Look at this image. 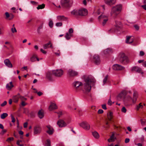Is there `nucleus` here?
Returning <instances> with one entry per match:
<instances>
[{"instance_id": "1", "label": "nucleus", "mask_w": 146, "mask_h": 146, "mask_svg": "<svg viewBox=\"0 0 146 146\" xmlns=\"http://www.w3.org/2000/svg\"><path fill=\"white\" fill-rule=\"evenodd\" d=\"M95 81V79L93 78L88 77L85 79V83L83 85H82L80 82L76 81L73 83V85L76 89L79 87L82 86V90L83 91L88 92L91 89V84L94 83Z\"/></svg>"}, {"instance_id": "2", "label": "nucleus", "mask_w": 146, "mask_h": 146, "mask_svg": "<svg viewBox=\"0 0 146 146\" xmlns=\"http://www.w3.org/2000/svg\"><path fill=\"white\" fill-rule=\"evenodd\" d=\"M122 8V5H119L113 7L110 12L111 16L115 18L121 12Z\"/></svg>"}, {"instance_id": "3", "label": "nucleus", "mask_w": 146, "mask_h": 146, "mask_svg": "<svg viewBox=\"0 0 146 146\" xmlns=\"http://www.w3.org/2000/svg\"><path fill=\"white\" fill-rule=\"evenodd\" d=\"M118 57L119 61L122 63L124 62L128 63L129 62L128 57L123 52L119 53Z\"/></svg>"}, {"instance_id": "4", "label": "nucleus", "mask_w": 146, "mask_h": 146, "mask_svg": "<svg viewBox=\"0 0 146 146\" xmlns=\"http://www.w3.org/2000/svg\"><path fill=\"white\" fill-rule=\"evenodd\" d=\"M61 4L62 6L66 8L70 7L73 4L72 0H61Z\"/></svg>"}, {"instance_id": "5", "label": "nucleus", "mask_w": 146, "mask_h": 146, "mask_svg": "<svg viewBox=\"0 0 146 146\" xmlns=\"http://www.w3.org/2000/svg\"><path fill=\"white\" fill-rule=\"evenodd\" d=\"M98 20L100 21H102V25L104 26L108 20V16L104 15H102L98 17Z\"/></svg>"}, {"instance_id": "6", "label": "nucleus", "mask_w": 146, "mask_h": 146, "mask_svg": "<svg viewBox=\"0 0 146 146\" xmlns=\"http://www.w3.org/2000/svg\"><path fill=\"white\" fill-rule=\"evenodd\" d=\"M54 75L57 77H61L63 74V71L61 69H56L52 71Z\"/></svg>"}, {"instance_id": "7", "label": "nucleus", "mask_w": 146, "mask_h": 146, "mask_svg": "<svg viewBox=\"0 0 146 146\" xmlns=\"http://www.w3.org/2000/svg\"><path fill=\"white\" fill-rule=\"evenodd\" d=\"M67 74L70 77H74L77 76L78 73L74 70L70 69L68 71Z\"/></svg>"}, {"instance_id": "8", "label": "nucleus", "mask_w": 146, "mask_h": 146, "mask_svg": "<svg viewBox=\"0 0 146 146\" xmlns=\"http://www.w3.org/2000/svg\"><path fill=\"white\" fill-rule=\"evenodd\" d=\"M79 125L86 130H88L90 128V126L86 121H83L79 124Z\"/></svg>"}, {"instance_id": "9", "label": "nucleus", "mask_w": 146, "mask_h": 146, "mask_svg": "<svg viewBox=\"0 0 146 146\" xmlns=\"http://www.w3.org/2000/svg\"><path fill=\"white\" fill-rule=\"evenodd\" d=\"M126 95V93L125 91H122L117 96V99L118 101H121L123 100Z\"/></svg>"}, {"instance_id": "10", "label": "nucleus", "mask_w": 146, "mask_h": 146, "mask_svg": "<svg viewBox=\"0 0 146 146\" xmlns=\"http://www.w3.org/2000/svg\"><path fill=\"white\" fill-rule=\"evenodd\" d=\"M93 60L95 64L96 65L99 64L101 62L99 56L97 54H95L94 55Z\"/></svg>"}, {"instance_id": "11", "label": "nucleus", "mask_w": 146, "mask_h": 146, "mask_svg": "<svg viewBox=\"0 0 146 146\" xmlns=\"http://www.w3.org/2000/svg\"><path fill=\"white\" fill-rule=\"evenodd\" d=\"M113 69L115 70H121L125 69V67L119 64H115L112 66Z\"/></svg>"}, {"instance_id": "12", "label": "nucleus", "mask_w": 146, "mask_h": 146, "mask_svg": "<svg viewBox=\"0 0 146 146\" xmlns=\"http://www.w3.org/2000/svg\"><path fill=\"white\" fill-rule=\"evenodd\" d=\"M57 124L60 127H65L67 125V123L63 120L62 119L58 120L57 121Z\"/></svg>"}, {"instance_id": "13", "label": "nucleus", "mask_w": 146, "mask_h": 146, "mask_svg": "<svg viewBox=\"0 0 146 146\" xmlns=\"http://www.w3.org/2000/svg\"><path fill=\"white\" fill-rule=\"evenodd\" d=\"M52 72L48 71L46 74V78L50 81H53L54 79L52 77Z\"/></svg>"}, {"instance_id": "14", "label": "nucleus", "mask_w": 146, "mask_h": 146, "mask_svg": "<svg viewBox=\"0 0 146 146\" xmlns=\"http://www.w3.org/2000/svg\"><path fill=\"white\" fill-rule=\"evenodd\" d=\"M87 13V10L85 9H81L79 10V15L85 16L86 15Z\"/></svg>"}, {"instance_id": "15", "label": "nucleus", "mask_w": 146, "mask_h": 146, "mask_svg": "<svg viewBox=\"0 0 146 146\" xmlns=\"http://www.w3.org/2000/svg\"><path fill=\"white\" fill-rule=\"evenodd\" d=\"M46 127L48 129L46 131V133L49 135L53 134L54 132L53 128L50 125H47Z\"/></svg>"}, {"instance_id": "16", "label": "nucleus", "mask_w": 146, "mask_h": 146, "mask_svg": "<svg viewBox=\"0 0 146 146\" xmlns=\"http://www.w3.org/2000/svg\"><path fill=\"white\" fill-rule=\"evenodd\" d=\"M132 71H135L139 73H140L141 74H143V72L142 71L141 68L138 66H134L132 69Z\"/></svg>"}, {"instance_id": "17", "label": "nucleus", "mask_w": 146, "mask_h": 146, "mask_svg": "<svg viewBox=\"0 0 146 146\" xmlns=\"http://www.w3.org/2000/svg\"><path fill=\"white\" fill-rule=\"evenodd\" d=\"M41 128L38 125L36 126L34 128V133L35 134H39L41 132Z\"/></svg>"}, {"instance_id": "18", "label": "nucleus", "mask_w": 146, "mask_h": 146, "mask_svg": "<svg viewBox=\"0 0 146 146\" xmlns=\"http://www.w3.org/2000/svg\"><path fill=\"white\" fill-rule=\"evenodd\" d=\"M116 0H104L105 3L107 5L111 6L114 4Z\"/></svg>"}, {"instance_id": "19", "label": "nucleus", "mask_w": 146, "mask_h": 146, "mask_svg": "<svg viewBox=\"0 0 146 146\" xmlns=\"http://www.w3.org/2000/svg\"><path fill=\"white\" fill-rule=\"evenodd\" d=\"M20 97V95L19 93H18L17 95L14 96L12 98L13 102L15 103H17Z\"/></svg>"}, {"instance_id": "20", "label": "nucleus", "mask_w": 146, "mask_h": 146, "mask_svg": "<svg viewBox=\"0 0 146 146\" xmlns=\"http://www.w3.org/2000/svg\"><path fill=\"white\" fill-rule=\"evenodd\" d=\"M137 97L138 96L137 93L135 92H134L133 94V98H132L130 96L129 97L130 99L132 100L133 103L135 104L136 103Z\"/></svg>"}, {"instance_id": "21", "label": "nucleus", "mask_w": 146, "mask_h": 146, "mask_svg": "<svg viewBox=\"0 0 146 146\" xmlns=\"http://www.w3.org/2000/svg\"><path fill=\"white\" fill-rule=\"evenodd\" d=\"M4 62L5 65L7 66L10 68L12 67V65L9 59H7L5 60Z\"/></svg>"}, {"instance_id": "22", "label": "nucleus", "mask_w": 146, "mask_h": 146, "mask_svg": "<svg viewBox=\"0 0 146 146\" xmlns=\"http://www.w3.org/2000/svg\"><path fill=\"white\" fill-rule=\"evenodd\" d=\"M38 116L39 118H42L44 116L43 110H39L38 113Z\"/></svg>"}, {"instance_id": "23", "label": "nucleus", "mask_w": 146, "mask_h": 146, "mask_svg": "<svg viewBox=\"0 0 146 146\" xmlns=\"http://www.w3.org/2000/svg\"><path fill=\"white\" fill-rule=\"evenodd\" d=\"M52 44L51 43L50 41H49L48 43L44 44L43 46V48L44 49H46L49 47L52 48H53L52 46Z\"/></svg>"}, {"instance_id": "24", "label": "nucleus", "mask_w": 146, "mask_h": 146, "mask_svg": "<svg viewBox=\"0 0 146 146\" xmlns=\"http://www.w3.org/2000/svg\"><path fill=\"white\" fill-rule=\"evenodd\" d=\"M57 108V107L56 104L54 103H52L49 108V110L50 111L56 109Z\"/></svg>"}, {"instance_id": "25", "label": "nucleus", "mask_w": 146, "mask_h": 146, "mask_svg": "<svg viewBox=\"0 0 146 146\" xmlns=\"http://www.w3.org/2000/svg\"><path fill=\"white\" fill-rule=\"evenodd\" d=\"M112 52V49L111 48H108L104 51V53L105 54L111 53Z\"/></svg>"}, {"instance_id": "26", "label": "nucleus", "mask_w": 146, "mask_h": 146, "mask_svg": "<svg viewBox=\"0 0 146 146\" xmlns=\"http://www.w3.org/2000/svg\"><path fill=\"white\" fill-rule=\"evenodd\" d=\"M57 19L58 21H66L67 19L64 16H58L57 17Z\"/></svg>"}, {"instance_id": "27", "label": "nucleus", "mask_w": 146, "mask_h": 146, "mask_svg": "<svg viewBox=\"0 0 146 146\" xmlns=\"http://www.w3.org/2000/svg\"><path fill=\"white\" fill-rule=\"evenodd\" d=\"M13 87L12 82H10L9 84L6 85V88L8 90H10Z\"/></svg>"}, {"instance_id": "28", "label": "nucleus", "mask_w": 146, "mask_h": 146, "mask_svg": "<svg viewBox=\"0 0 146 146\" xmlns=\"http://www.w3.org/2000/svg\"><path fill=\"white\" fill-rule=\"evenodd\" d=\"M71 13L72 15L75 16H77L78 15H79V10H74L71 11Z\"/></svg>"}, {"instance_id": "29", "label": "nucleus", "mask_w": 146, "mask_h": 146, "mask_svg": "<svg viewBox=\"0 0 146 146\" xmlns=\"http://www.w3.org/2000/svg\"><path fill=\"white\" fill-rule=\"evenodd\" d=\"M131 36H126V42L128 44H131L132 43L133 41V40H132L131 41H129V40L131 38Z\"/></svg>"}, {"instance_id": "30", "label": "nucleus", "mask_w": 146, "mask_h": 146, "mask_svg": "<svg viewBox=\"0 0 146 146\" xmlns=\"http://www.w3.org/2000/svg\"><path fill=\"white\" fill-rule=\"evenodd\" d=\"M72 36V34H70L67 32L66 33V35L65 36V37L67 40H69L71 38V37Z\"/></svg>"}, {"instance_id": "31", "label": "nucleus", "mask_w": 146, "mask_h": 146, "mask_svg": "<svg viewBox=\"0 0 146 146\" xmlns=\"http://www.w3.org/2000/svg\"><path fill=\"white\" fill-rule=\"evenodd\" d=\"M108 118L109 120H111L113 117V113L110 112L107 114Z\"/></svg>"}, {"instance_id": "32", "label": "nucleus", "mask_w": 146, "mask_h": 146, "mask_svg": "<svg viewBox=\"0 0 146 146\" xmlns=\"http://www.w3.org/2000/svg\"><path fill=\"white\" fill-rule=\"evenodd\" d=\"M115 139V138L114 137V134H113L110 137V138L108 139V141L109 142L114 141V139Z\"/></svg>"}, {"instance_id": "33", "label": "nucleus", "mask_w": 146, "mask_h": 146, "mask_svg": "<svg viewBox=\"0 0 146 146\" xmlns=\"http://www.w3.org/2000/svg\"><path fill=\"white\" fill-rule=\"evenodd\" d=\"M92 133L93 136L95 138L98 139L99 137V135L97 132L94 131L92 132Z\"/></svg>"}, {"instance_id": "34", "label": "nucleus", "mask_w": 146, "mask_h": 146, "mask_svg": "<svg viewBox=\"0 0 146 146\" xmlns=\"http://www.w3.org/2000/svg\"><path fill=\"white\" fill-rule=\"evenodd\" d=\"M115 27H117L121 28V23L120 21H115Z\"/></svg>"}, {"instance_id": "35", "label": "nucleus", "mask_w": 146, "mask_h": 146, "mask_svg": "<svg viewBox=\"0 0 146 146\" xmlns=\"http://www.w3.org/2000/svg\"><path fill=\"white\" fill-rule=\"evenodd\" d=\"M45 5L44 4H42L41 5H38L36 8L38 10L40 9H42L45 7Z\"/></svg>"}, {"instance_id": "36", "label": "nucleus", "mask_w": 146, "mask_h": 146, "mask_svg": "<svg viewBox=\"0 0 146 146\" xmlns=\"http://www.w3.org/2000/svg\"><path fill=\"white\" fill-rule=\"evenodd\" d=\"M8 115V114L7 113H3L1 115V119H4L7 117Z\"/></svg>"}, {"instance_id": "37", "label": "nucleus", "mask_w": 146, "mask_h": 146, "mask_svg": "<svg viewBox=\"0 0 146 146\" xmlns=\"http://www.w3.org/2000/svg\"><path fill=\"white\" fill-rule=\"evenodd\" d=\"M143 107V105L141 104V103H140L139 105L137 106L136 110H138L139 109H142Z\"/></svg>"}, {"instance_id": "38", "label": "nucleus", "mask_w": 146, "mask_h": 146, "mask_svg": "<svg viewBox=\"0 0 146 146\" xmlns=\"http://www.w3.org/2000/svg\"><path fill=\"white\" fill-rule=\"evenodd\" d=\"M36 59L38 61H39V60L38 58L34 56H33L31 58L30 60L32 62H33L35 61Z\"/></svg>"}, {"instance_id": "39", "label": "nucleus", "mask_w": 146, "mask_h": 146, "mask_svg": "<svg viewBox=\"0 0 146 146\" xmlns=\"http://www.w3.org/2000/svg\"><path fill=\"white\" fill-rule=\"evenodd\" d=\"M53 25V23L52 21L51 20H50L48 23L49 26L50 28H51L52 27Z\"/></svg>"}, {"instance_id": "40", "label": "nucleus", "mask_w": 146, "mask_h": 146, "mask_svg": "<svg viewBox=\"0 0 146 146\" xmlns=\"http://www.w3.org/2000/svg\"><path fill=\"white\" fill-rule=\"evenodd\" d=\"M108 77V75H106L105 77L104 78V79L103 80V85H104V84H105L106 83V82L107 80Z\"/></svg>"}, {"instance_id": "41", "label": "nucleus", "mask_w": 146, "mask_h": 146, "mask_svg": "<svg viewBox=\"0 0 146 146\" xmlns=\"http://www.w3.org/2000/svg\"><path fill=\"white\" fill-rule=\"evenodd\" d=\"M50 140L48 139L47 140L46 142L45 143V146H50Z\"/></svg>"}, {"instance_id": "42", "label": "nucleus", "mask_w": 146, "mask_h": 146, "mask_svg": "<svg viewBox=\"0 0 146 146\" xmlns=\"http://www.w3.org/2000/svg\"><path fill=\"white\" fill-rule=\"evenodd\" d=\"M7 131V130L6 129H3L0 133V135H3Z\"/></svg>"}, {"instance_id": "43", "label": "nucleus", "mask_w": 146, "mask_h": 146, "mask_svg": "<svg viewBox=\"0 0 146 146\" xmlns=\"http://www.w3.org/2000/svg\"><path fill=\"white\" fill-rule=\"evenodd\" d=\"M20 98L22 102L26 101L27 100V98H25L24 96H21L20 95Z\"/></svg>"}, {"instance_id": "44", "label": "nucleus", "mask_w": 146, "mask_h": 146, "mask_svg": "<svg viewBox=\"0 0 146 146\" xmlns=\"http://www.w3.org/2000/svg\"><path fill=\"white\" fill-rule=\"evenodd\" d=\"M31 3L33 5H36L38 4V3L35 1H30Z\"/></svg>"}, {"instance_id": "45", "label": "nucleus", "mask_w": 146, "mask_h": 146, "mask_svg": "<svg viewBox=\"0 0 146 146\" xmlns=\"http://www.w3.org/2000/svg\"><path fill=\"white\" fill-rule=\"evenodd\" d=\"M11 30L12 32L13 33H16L17 32V30L15 27H14V28H12L11 29Z\"/></svg>"}, {"instance_id": "46", "label": "nucleus", "mask_w": 146, "mask_h": 146, "mask_svg": "<svg viewBox=\"0 0 146 146\" xmlns=\"http://www.w3.org/2000/svg\"><path fill=\"white\" fill-rule=\"evenodd\" d=\"M14 138L13 137H9L7 138L6 141L8 142H10L11 141L13 140Z\"/></svg>"}, {"instance_id": "47", "label": "nucleus", "mask_w": 146, "mask_h": 146, "mask_svg": "<svg viewBox=\"0 0 146 146\" xmlns=\"http://www.w3.org/2000/svg\"><path fill=\"white\" fill-rule=\"evenodd\" d=\"M56 25L57 27H60L62 25V23L61 22L57 23L56 24Z\"/></svg>"}, {"instance_id": "48", "label": "nucleus", "mask_w": 146, "mask_h": 146, "mask_svg": "<svg viewBox=\"0 0 146 146\" xmlns=\"http://www.w3.org/2000/svg\"><path fill=\"white\" fill-rule=\"evenodd\" d=\"M121 111L122 112L125 113L126 112L127 110H126V108H125V107H123L122 108Z\"/></svg>"}, {"instance_id": "49", "label": "nucleus", "mask_w": 146, "mask_h": 146, "mask_svg": "<svg viewBox=\"0 0 146 146\" xmlns=\"http://www.w3.org/2000/svg\"><path fill=\"white\" fill-rule=\"evenodd\" d=\"M73 32V30L72 28H70L69 29L68 31V32L69 34H72V33Z\"/></svg>"}, {"instance_id": "50", "label": "nucleus", "mask_w": 146, "mask_h": 146, "mask_svg": "<svg viewBox=\"0 0 146 146\" xmlns=\"http://www.w3.org/2000/svg\"><path fill=\"white\" fill-rule=\"evenodd\" d=\"M108 104L110 106L112 104V102L111 99L110 97V99L108 100Z\"/></svg>"}, {"instance_id": "51", "label": "nucleus", "mask_w": 146, "mask_h": 146, "mask_svg": "<svg viewBox=\"0 0 146 146\" xmlns=\"http://www.w3.org/2000/svg\"><path fill=\"white\" fill-rule=\"evenodd\" d=\"M145 54V53L144 52L142 51H141L139 53V56H143V55H144Z\"/></svg>"}, {"instance_id": "52", "label": "nucleus", "mask_w": 146, "mask_h": 146, "mask_svg": "<svg viewBox=\"0 0 146 146\" xmlns=\"http://www.w3.org/2000/svg\"><path fill=\"white\" fill-rule=\"evenodd\" d=\"M103 112L104 111L100 109L98 110V114H101L103 113Z\"/></svg>"}, {"instance_id": "53", "label": "nucleus", "mask_w": 146, "mask_h": 146, "mask_svg": "<svg viewBox=\"0 0 146 146\" xmlns=\"http://www.w3.org/2000/svg\"><path fill=\"white\" fill-rule=\"evenodd\" d=\"M11 118L12 119V121H11L13 123L15 122V119L14 118V116L12 115H11Z\"/></svg>"}, {"instance_id": "54", "label": "nucleus", "mask_w": 146, "mask_h": 146, "mask_svg": "<svg viewBox=\"0 0 146 146\" xmlns=\"http://www.w3.org/2000/svg\"><path fill=\"white\" fill-rule=\"evenodd\" d=\"M7 104V102L6 101H4L1 104V106L2 107H3L5 106Z\"/></svg>"}, {"instance_id": "55", "label": "nucleus", "mask_w": 146, "mask_h": 146, "mask_svg": "<svg viewBox=\"0 0 146 146\" xmlns=\"http://www.w3.org/2000/svg\"><path fill=\"white\" fill-rule=\"evenodd\" d=\"M102 108L104 110H106L107 108L106 104H103L102 105Z\"/></svg>"}, {"instance_id": "56", "label": "nucleus", "mask_w": 146, "mask_h": 146, "mask_svg": "<svg viewBox=\"0 0 146 146\" xmlns=\"http://www.w3.org/2000/svg\"><path fill=\"white\" fill-rule=\"evenodd\" d=\"M5 15H6V17L7 18H8L10 16V15H9V14L7 12L5 13Z\"/></svg>"}, {"instance_id": "57", "label": "nucleus", "mask_w": 146, "mask_h": 146, "mask_svg": "<svg viewBox=\"0 0 146 146\" xmlns=\"http://www.w3.org/2000/svg\"><path fill=\"white\" fill-rule=\"evenodd\" d=\"M43 26V23H42L40 25V26L38 27V30H39L40 29L42 28Z\"/></svg>"}, {"instance_id": "58", "label": "nucleus", "mask_w": 146, "mask_h": 146, "mask_svg": "<svg viewBox=\"0 0 146 146\" xmlns=\"http://www.w3.org/2000/svg\"><path fill=\"white\" fill-rule=\"evenodd\" d=\"M40 50L41 52H42L44 54H46V51L42 49L41 48L40 49Z\"/></svg>"}, {"instance_id": "59", "label": "nucleus", "mask_w": 146, "mask_h": 146, "mask_svg": "<svg viewBox=\"0 0 146 146\" xmlns=\"http://www.w3.org/2000/svg\"><path fill=\"white\" fill-rule=\"evenodd\" d=\"M142 64L143 67H146V61H144L143 62Z\"/></svg>"}, {"instance_id": "60", "label": "nucleus", "mask_w": 146, "mask_h": 146, "mask_svg": "<svg viewBox=\"0 0 146 146\" xmlns=\"http://www.w3.org/2000/svg\"><path fill=\"white\" fill-rule=\"evenodd\" d=\"M130 139L129 138H126L125 140V143H127L129 141Z\"/></svg>"}, {"instance_id": "61", "label": "nucleus", "mask_w": 146, "mask_h": 146, "mask_svg": "<svg viewBox=\"0 0 146 146\" xmlns=\"http://www.w3.org/2000/svg\"><path fill=\"white\" fill-rule=\"evenodd\" d=\"M28 125V123L27 122H25L24 123V128H26L27 127Z\"/></svg>"}, {"instance_id": "62", "label": "nucleus", "mask_w": 146, "mask_h": 146, "mask_svg": "<svg viewBox=\"0 0 146 146\" xmlns=\"http://www.w3.org/2000/svg\"><path fill=\"white\" fill-rule=\"evenodd\" d=\"M21 104L22 106H24L26 105V104L25 102L24 101H23L21 102Z\"/></svg>"}, {"instance_id": "63", "label": "nucleus", "mask_w": 146, "mask_h": 146, "mask_svg": "<svg viewBox=\"0 0 146 146\" xmlns=\"http://www.w3.org/2000/svg\"><path fill=\"white\" fill-rule=\"evenodd\" d=\"M37 94L39 96H41L42 94V93L40 91L38 92Z\"/></svg>"}, {"instance_id": "64", "label": "nucleus", "mask_w": 146, "mask_h": 146, "mask_svg": "<svg viewBox=\"0 0 146 146\" xmlns=\"http://www.w3.org/2000/svg\"><path fill=\"white\" fill-rule=\"evenodd\" d=\"M141 7L143 9L146 10V4L141 5Z\"/></svg>"}]
</instances>
